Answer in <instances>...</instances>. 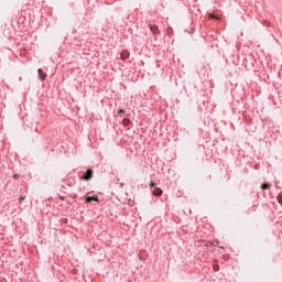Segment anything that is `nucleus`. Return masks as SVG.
Here are the masks:
<instances>
[{
  "mask_svg": "<svg viewBox=\"0 0 282 282\" xmlns=\"http://www.w3.org/2000/svg\"><path fill=\"white\" fill-rule=\"evenodd\" d=\"M207 246H213V243H212V242H209V243H207Z\"/></svg>",
  "mask_w": 282,
  "mask_h": 282,
  "instance_id": "14",
  "label": "nucleus"
},
{
  "mask_svg": "<svg viewBox=\"0 0 282 282\" xmlns=\"http://www.w3.org/2000/svg\"><path fill=\"white\" fill-rule=\"evenodd\" d=\"M149 28L153 34H160V29L158 25L150 24Z\"/></svg>",
  "mask_w": 282,
  "mask_h": 282,
  "instance_id": "3",
  "label": "nucleus"
},
{
  "mask_svg": "<svg viewBox=\"0 0 282 282\" xmlns=\"http://www.w3.org/2000/svg\"><path fill=\"white\" fill-rule=\"evenodd\" d=\"M86 202H87V203H90V202H98V196H88V197L86 198Z\"/></svg>",
  "mask_w": 282,
  "mask_h": 282,
  "instance_id": "6",
  "label": "nucleus"
},
{
  "mask_svg": "<svg viewBox=\"0 0 282 282\" xmlns=\"http://www.w3.org/2000/svg\"><path fill=\"white\" fill-rule=\"evenodd\" d=\"M23 199H25V196L20 197V202H23Z\"/></svg>",
  "mask_w": 282,
  "mask_h": 282,
  "instance_id": "13",
  "label": "nucleus"
},
{
  "mask_svg": "<svg viewBox=\"0 0 282 282\" xmlns=\"http://www.w3.org/2000/svg\"><path fill=\"white\" fill-rule=\"evenodd\" d=\"M270 186H271L270 184L264 183L261 185V188H262V191H268L270 188Z\"/></svg>",
  "mask_w": 282,
  "mask_h": 282,
  "instance_id": "7",
  "label": "nucleus"
},
{
  "mask_svg": "<svg viewBox=\"0 0 282 282\" xmlns=\"http://www.w3.org/2000/svg\"><path fill=\"white\" fill-rule=\"evenodd\" d=\"M130 54L128 53V51H122L121 52V61H127V58H129Z\"/></svg>",
  "mask_w": 282,
  "mask_h": 282,
  "instance_id": "4",
  "label": "nucleus"
},
{
  "mask_svg": "<svg viewBox=\"0 0 282 282\" xmlns=\"http://www.w3.org/2000/svg\"><path fill=\"white\" fill-rule=\"evenodd\" d=\"M209 19H219V17H218V15H215V14H213V13H210V14H209Z\"/></svg>",
  "mask_w": 282,
  "mask_h": 282,
  "instance_id": "10",
  "label": "nucleus"
},
{
  "mask_svg": "<svg viewBox=\"0 0 282 282\" xmlns=\"http://www.w3.org/2000/svg\"><path fill=\"white\" fill-rule=\"evenodd\" d=\"M37 74H39L40 80L42 82L45 80V78H47V74H45V72H43L42 68H39Z\"/></svg>",
  "mask_w": 282,
  "mask_h": 282,
  "instance_id": "2",
  "label": "nucleus"
},
{
  "mask_svg": "<svg viewBox=\"0 0 282 282\" xmlns=\"http://www.w3.org/2000/svg\"><path fill=\"white\" fill-rule=\"evenodd\" d=\"M153 186H155V183L151 182L150 187L153 188Z\"/></svg>",
  "mask_w": 282,
  "mask_h": 282,
  "instance_id": "12",
  "label": "nucleus"
},
{
  "mask_svg": "<svg viewBox=\"0 0 282 282\" xmlns=\"http://www.w3.org/2000/svg\"><path fill=\"white\" fill-rule=\"evenodd\" d=\"M91 177H94V171L87 170V172L85 173V175L80 177V180H85L86 182H89Z\"/></svg>",
  "mask_w": 282,
  "mask_h": 282,
  "instance_id": "1",
  "label": "nucleus"
},
{
  "mask_svg": "<svg viewBox=\"0 0 282 282\" xmlns=\"http://www.w3.org/2000/svg\"><path fill=\"white\" fill-rule=\"evenodd\" d=\"M214 272H219V264H214Z\"/></svg>",
  "mask_w": 282,
  "mask_h": 282,
  "instance_id": "9",
  "label": "nucleus"
},
{
  "mask_svg": "<svg viewBox=\"0 0 282 282\" xmlns=\"http://www.w3.org/2000/svg\"><path fill=\"white\" fill-rule=\"evenodd\" d=\"M118 113H119V115L124 113V109H120Z\"/></svg>",
  "mask_w": 282,
  "mask_h": 282,
  "instance_id": "11",
  "label": "nucleus"
},
{
  "mask_svg": "<svg viewBox=\"0 0 282 282\" xmlns=\"http://www.w3.org/2000/svg\"><path fill=\"white\" fill-rule=\"evenodd\" d=\"M152 193H153V195H155L156 197H160V195H162V188L155 187Z\"/></svg>",
  "mask_w": 282,
  "mask_h": 282,
  "instance_id": "5",
  "label": "nucleus"
},
{
  "mask_svg": "<svg viewBox=\"0 0 282 282\" xmlns=\"http://www.w3.org/2000/svg\"><path fill=\"white\" fill-rule=\"evenodd\" d=\"M122 124L124 127H129L131 124V121L129 119H123Z\"/></svg>",
  "mask_w": 282,
  "mask_h": 282,
  "instance_id": "8",
  "label": "nucleus"
}]
</instances>
